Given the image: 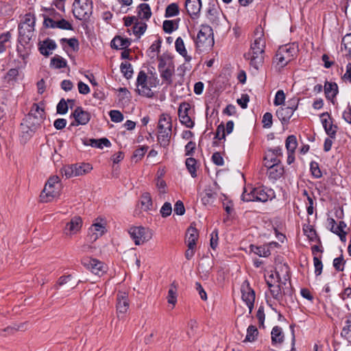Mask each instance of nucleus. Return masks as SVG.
<instances>
[{
    "mask_svg": "<svg viewBox=\"0 0 351 351\" xmlns=\"http://www.w3.org/2000/svg\"><path fill=\"white\" fill-rule=\"evenodd\" d=\"M129 234L136 245L143 244L152 237L151 230L142 226L131 227L129 230Z\"/></svg>",
    "mask_w": 351,
    "mask_h": 351,
    "instance_id": "423d86ee",
    "label": "nucleus"
},
{
    "mask_svg": "<svg viewBox=\"0 0 351 351\" xmlns=\"http://www.w3.org/2000/svg\"><path fill=\"white\" fill-rule=\"evenodd\" d=\"M162 40L160 38H158L149 48V54L152 58H154L155 53H158L160 52V49L161 47Z\"/></svg>",
    "mask_w": 351,
    "mask_h": 351,
    "instance_id": "603ef678",
    "label": "nucleus"
},
{
    "mask_svg": "<svg viewBox=\"0 0 351 351\" xmlns=\"http://www.w3.org/2000/svg\"><path fill=\"white\" fill-rule=\"evenodd\" d=\"M265 160V166L267 167L268 166H270L271 164L274 163H281L280 160L273 153L271 152L267 151L265 153V156L264 157Z\"/></svg>",
    "mask_w": 351,
    "mask_h": 351,
    "instance_id": "8fccbe9b",
    "label": "nucleus"
},
{
    "mask_svg": "<svg viewBox=\"0 0 351 351\" xmlns=\"http://www.w3.org/2000/svg\"><path fill=\"white\" fill-rule=\"evenodd\" d=\"M82 264L93 274L99 276L106 272V267L103 262L91 257H84L82 259Z\"/></svg>",
    "mask_w": 351,
    "mask_h": 351,
    "instance_id": "1a4fd4ad",
    "label": "nucleus"
},
{
    "mask_svg": "<svg viewBox=\"0 0 351 351\" xmlns=\"http://www.w3.org/2000/svg\"><path fill=\"white\" fill-rule=\"evenodd\" d=\"M218 189L219 186L217 182L205 187L202 197V202L204 205H212L215 202L218 196Z\"/></svg>",
    "mask_w": 351,
    "mask_h": 351,
    "instance_id": "9b49d317",
    "label": "nucleus"
},
{
    "mask_svg": "<svg viewBox=\"0 0 351 351\" xmlns=\"http://www.w3.org/2000/svg\"><path fill=\"white\" fill-rule=\"evenodd\" d=\"M175 47L176 51L178 52L182 57H184L186 61L189 62L191 60V57L187 55V51L185 48L183 39L181 37H178L176 40Z\"/></svg>",
    "mask_w": 351,
    "mask_h": 351,
    "instance_id": "2f4dec72",
    "label": "nucleus"
},
{
    "mask_svg": "<svg viewBox=\"0 0 351 351\" xmlns=\"http://www.w3.org/2000/svg\"><path fill=\"white\" fill-rule=\"evenodd\" d=\"M120 70L126 79L129 80L132 77L134 71L130 62H122L120 65Z\"/></svg>",
    "mask_w": 351,
    "mask_h": 351,
    "instance_id": "79ce46f5",
    "label": "nucleus"
},
{
    "mask_svg": "<svg viewBox=\"0 0 351 351\" xmlns=\"http://www.w3.org/2000/svg\"><path fill=\"white\" fill-rule=\"evenodd\" d=\"M106 230L105 226L101 223H96L92 225L88 229V237L90 241H96L99 237L102 236Z\"/></svg>",
    "mask_w": 351,
    "mask_h": 351,
    "instance_id": "b1692460",
    "label": "nucleus"
},
{
    "mask_svg": "<svg viewBox=\"0 0 351 351\" xmlns=\"http://www.w3.org/2000/svg\"><path fill=\"white\" fill-rule=\"evenodd\" d=\"M341 49H344L347 53L346 56L351 59V33L346 34L341 40Z\"/></svg>",
    "mask_w": 351,
    "mask_h": 351,
    "instance_id": "4c0bfd02",
    "label": "nucleus"
},
{
    "mask_svg": "<svg viewBox=\"0 0 351 351\" xmlns=\"http://www.w3.org/2000/svg\"><path fill=\"white\" fill-rule=\"evenodd\" d=\"M56 47V42L49 38L38 43V51L45 57H49L52 53L50 51L55 50Z\"/></svg>",
    "mask_w": 351,
    "mask_h": 351,
    "instance_id": "aec40b11",
    "label": "nucleus"
},
{
    "mask_svg": "<svg viewBox=\"0 0 351 351\" xmlns=\"http://www.w3.org/2000/svg\"><path fill=\"white\" fill-rule=\"evenodd\" d=\"M194 42L197 50L206 51L210 49L214 44V35L212 27L208 25H202Z\"/></svg>",
    "mask_w": 351,
    "mask_h": 351,
    "instance_id": "f03ea898",
    "label": "nucleus"
},
{
    "mask_svg": "<svg viewBox=\"0 0 351 351\" xmlns=\"http://www.w3.org/2000/svg\"><path fill=\"white\" fill-rule=\"evenodd\" d=\"M202 8L201 0H186L185 8L188 14L195 19L199 16Z\"/></svg>",
    "mask_w": 351,
    "mask_h": 351,
    "instance_id": "f3484780",
    "label": "nucleus"
},
{
    "mask_svg": "<svg viewBox=\"0 0 351 351\" xmlns=\"http://www.w3.org/2000/svg\"><path fill=\"white\" fill-rule=\"evenodd\" d=\"M304 234L308 237L309 241H317L319 243H321V240L317 235L315 230L311 225L305 224L303 226Z\"/></svg>",
    "mask_w": 351,
    "mask_h": 351,
    "instance_id": "7c9ffc66",
    "label": "nucleus"
},
{
    "mask_svg": "<svg viewBox=\"0 0 351 351\" xmlns=\"http://www.w3.org/2000/svg\"><path fill=\"white\" fill-rule=\"evenodd\" d=\"M324 117H328L330 120L331 117L329 113L327 112H323L320 115L322 123L325 130V132L329 136V137H330L331 138H335L338 127L337 125H334L332 121L330 122H328V119L324 118Z\"/></svg>",
    "mask_w": 351,
    "mask_h": 351,
    "instance_id": "dca6fc26",
    "label": "nucleus"
},
{
    "mask_svg": "<svg viewBox=\"0 0 351 351\" xmlns=\"http://www.w3.org/2000/svg\"><path fill=\"white\" fill-rule=\"evenodd\" d=\"M285 147L287 152H295L298 147V141L295 135H289L285 140Z\"/></svg>",
    "mask_w": 351,
    "mask_h": 351,
    "instance_id": "ea45409f",
    "label": "nucleus"
},
{
    "mask_svg": "<svg viewBox=\"0 0 351 351\" xmlns=\"http://www.w3.org/2000/svg\"><path fill=\"white\" fill-rule=\"evenodd\" d=\"M117 311L118 317H123L129 308V300L125 293H119L117 297Z\"/></svg>",
    "mask_w": 351,
    "mask_h": 351,
    "instance_id": "2eb2a0df",
    "label": "nucleus"
},
{
    "mask_svg": "<svg viewBox=\"0 0 351 351\" xmlns=\"http://www.w3.org/2000/svg\"><path fill=\"white\" fill-rule=\"evenodd\" d=\"M45 119L44 109L40 108L38 104H33L29 112L24 119L25 125L21 124L22 136L25 138H30L40 126Z\"/></svg>",
    "mask_w": 351,
    "mask_h": 351,
    "instance_id": "f257e3e1",
    "label": "nucleus"
},
{
    "mask_svg": "<svg viewBox=\"0 0 351 351\" xmlns=\"http://www.w3.org/2000/svg\"><path fill=\"white\" fill-rule=\"evenodd\" d=\"M158 133L159 134L157 137L158 143L163 147H168L170 143V139H171L172 131H169V130H167V132L162 131Z\"/></svg>",
    "mask_w": 351,
    "mask_h": 351,
    "instance_id": "f704fd0d",
    "label": "nucleus"
},
{
    "mask_svg": "<svg viewBox=\"0 0 351 351\" xmlns=\"http://www.w3.org/2000/svg\"><path fill=\"white\" fill-rule=\"evenodd\" d=\"M60 43L62 44L66 43L69 45V46L71 48H72V49L74 51H77L79 50V41L75 38H63L60 39Z\"/></svg>",
    "mask_w": 351,
    "mask_h": 351,
    "instance_id": "6e6d98bb",
    "label": "nucleus"
},
{
    "mask_svg": "<svg viewBox=\"0 0 351 351\" xmlns=\"http://www.w3.org/2000/svg\"><path fill=\"white\" fill-rule=\"evenodd\" d=\"M21 67L22 63L21 61L18 60L16 68L10 69L8 70L7 73V77L9 81L16 80V77L19 75V69Z\"/></svg>",
    "mask_w": 351,
    "mask_h": 351,
    "instance_id": "5fc2aeb1",
    "label": "nucleus"
},
{
    "mask_svg": "<svg viewBox=\"0 0 351 351\" xmlns=\"http://www.w3.org/2000/svg\"><path fill=\"white\" fill-rule=\"evenodd\" d=\"M191 110V106L189 103H182L178 108V117L189 115V112Z\"/></svg>",
    "mask_w": 351,
    "mask_h": 351,
    "instance_id": "338daca9",
    "label": "nucleus"
},
{
    "mask_svg": "<svg viewBox=\"0 0 351 351\" xmlns=\"http://www.w3.org/2000/svg\"><path fill=\"white\" fill-rule=\"evenodd\" d=\"M61 173L62 176H64L66 177V178H70L71 177L75 176L74 175L75 171L73 165L64 166L61 169Z\"/></svg>",
    "mask_w": 351,
    "mask_h": 351,
    "instance_id": "0e129e2a",
    "label": "nucleus"
},
{
    "mask_svg": "<svg viewBox=\"0 0 351 351\" xmlns=\"http://www.w3.org/2000/svg\"><path fill=\"white\" fill-rule=\"evenodd\" d=\"M141 208L145 211L151 210L152 209V199L149 193L146 192L141 195Z\"/></svg>",
    "mask_w": 351,
    "mask_h": 351,
    "instance_id": "72a5a7b5",
    "label": "nucleus"
},
{
    "mask_svg": "<svg viewBox=\"0 0 351 351\" xmlns=\"http://www.w3.org/2000/svg\"><path fill=\"white\" fill-rule=\"evenodd\" d=\"M271 335L272 344L281 343L284 341L282 330L278 326H276L272 328Z\"/></svg>",
    "mask_w": 351,
    "mask_h": 351,
    "instance_id": "473e14b6",
    "label": "nucleus"
},
{
    "mask_svg": "<svg viewBox=\"0 0 351 351\" xmlns=\"http://www.w3.org/2000/svg\"><path fill=\"white\" fill-rule=\"evenodd\" d=\"M310 171L313 176L315 178H320L322 176V173L319 169V164L315 161H312L310 163Z\"/></svg>",
    "mask_w": 351,
    "mask_h": 351,
    "instance_id": "4d7b16f0",
    "label": "nucleus"
},
{
    "mask_svg": "<svg viewBox=\"0 0 351 351\" xmlns=\"http://www.w3.org/2000/svg\"><path fill=\"white\" fill-rule=\"evenodd\" d=\"M250 252H253L255 254L261 257H268L271 254V251L268 247V245H261L257 246L254 244H251L249 246Z\"/></svg>",
    "mask_w": 351,
    "mask_h": 351,
    "instance_id": "cd10ccee",
    "label": "nucleus"
},
{
    "mask_svg": "<svg viewBox=\"0 0 351 351\" xmlns=\"http://www.w3.org/2000/svg\"><path fill=\"white\" fill-rule=\"evenodd\" d=\"M226 134L225 125L223 123L221 122L217 128L215 134V139L226 141Z\"/></svg>",
    "mask_w": 351,
    "mask_h": 351,
    "instance_id": "13d9d810",
    "label": "nucleus"
},
{
    "mask_svg": "<svg viewBox=\"0 0 351 351\" xmlns=\"http://www.w3.org/2000/svg\"><path fill=\"white\" fill-rule=\"evenodd\" d=\"M131 44V40L128 38H123L121 36H116L111 41V47L115 49H125Z\"/></svg>",
    "mask_w": 351,
    "mask_h": 351,
    "instance_id": "a878e982",
    "label": "nucleus"
},
{
    "mask_svg": "<svg viewBox=\"0 0 351 351\" xmlns=\"http://www.w3.org/2000/svg\"><path fill=\"white\" fill-rule=\"evenodd\" d=\"M152 16L151 8L149 4L143 3L138 6V17L148 21Z\"/></svg>",
    "mask_w": 351,
    "mask_h": 351,
    "instance_id": "c756f323",
    "label": "nucleus"
},
{
    "mask_svg": "<svg viewBox=\"0 0 351 351\" xmlns=\"http://www.w3.org/2000/svg\"><path fill=\"white\" fill-rule=\"evenodd\" d=\"M293 114L292 110L286 106L280 107L276 110V116L282 124L289 123Z\"/></svg>",
    "mask_w": 351,
    "mask_h": 351,
    "instance_id": "bb28decb",
    "label": "nucleus"
},
{
    "mask_svg": "<svg viewBox=\"0 0 351 351\" xmlns=\"http://www.w3.org/2000/svg\"><path fill=\"white\" fill-rule=\"evenodd\" d=\"M148 148H149L148 146L143 145V146H141V147L136 149L133 152V154L132 156V159L134 160L136 162L141 160L145 156Z\"/></svg>",
    "mask_w": 351,
    "mask_h": 351,
    "instance_id": "09e8293b",
    "label": "nucleus"
},
{
    "mask_svg": "<svg viewBox=\"0 0 351 351\" xmlns=\"http://www.w3.org/2000/svg\"><path fill=\"white\" fill-rule=\"evenodd\" d=\"M36 19L34 14L31 13L26 14L24 16L23 21L20 23L25 26H31L34 28Z\"/></svg>",
    "mask_w": 351,
    "mask_h": 351,
    "instance_id": "e2e57ef3",
    "label": "nucleus"
},
{
    "mask_svg": "<svg viewBox=\"0 0 351 351\" xmlns=\"http://www.w3.org/2000/svg\"><path fill=\"white\" fill-rule=\"evenodd\" d=\"M110 119L112 122L119 123L123 120V114L119 110H112L109 112Z\"/></svg>",
    "mask_w": 351,
    "mask_h": 351,
    "instance_id": "052dcab7",
    "label": "nucleus"
},
{
    "mask_svg": "<svg viewBox=\"0 0 351 351\" xmlns=\"http://www.w3.org/2000/svg\"><path fill=\"white\" fill-rule=\"evenodd\" d=\"M285 100V94L282 90H279L276 93L274 104L276 106L284 104Z\"/></svg>",
    "mask_w": 351,
    "mask_h": 351,
    "instance_id": "69168bd1",
    "label": "nucleus"
},
{
    "mask_svg": "<svg viewBox=\"0 0 351 351\" xmlns=\"http://www.w3.org/2000/svg\"><path fill=\"white\" fill-rule=\"evenodd\" d=\"M297 53L293 44L285 45L279 47L275 55V61L280 68L285 67L291 62Z\"/></svg>",
    "mask_w": 351,
    "mask_h": 351,
    "instance_id": "20e7f679",
    "label": "nucleus"
},
{
    "mask_svg": "<svg viewBox=\"0 0 351 351\" xmlns=\"http://www.w3.org/2000/svg\"><path fill=\"white\" fill-rule=\"evenodd\" d=\"M258 330L255 326L250 325L247 329V335L243 342H254L256 340Z\"/></svg>",
    "mask_w": 351,
    "mask_h": 351,
    "instance_id": "58836bf2",
    "label": "nucleus"
},
{
    "mask_svg": "<svg viewBox=\"0 0 351 351\" xmlns=\"http://www.w3.org/2000/svg\"><path fill=\"white\" fill-rule=\"evenodd\" d=\"M263 31H260V36L257 37L253 43L251 44L250 51H265V40L263 38Z\"/></svg>",
    "mask_w": 351,
    "mask_h": 351,
    "instance_id": "c85d7f7f",
    "label": "nucleus"
},
{
    "mask_svg": "<svg viewBox=\"0 0 351 351\" xmlns=\"http://www.w3.org/2000/svg\"><path fill=\"white\" fill-rule=\"evenodd\" d=\"M147 25L145 22L139 21L136 19L132 27L134 34L140 38L146 31Z\"/></svg>",
    "mask_w": 351,
    "mask_h": 351,
    "instance_id": "e433bc0d",
    "label": "nucleus"
},
{
    "mask_svg": "<svg viewBox=\"0 0 351 351\" xmlns=\"http://www.w3.org/2000/svg\"><path fill=\"white\" fill-rule=\"evenodd\" d=\"M50 64L56 69H62L67 66V62L63 58L56 56L51 59Z\"/></svg>",
    "mask_w": 351,
    "mask_h": 351,
    "instance_id": "de8ad7c7",
    "label": "nucleus"
},
{
    "mask_svg": "<svg viewBox=\"0 0 351 351\" xmlns=\"http://www.w3.org/2000/svg\"><path fill=\"white\" fill-rule=\"evenodd\" d=\"M187 169L191 173L193 178H195L197 176V169H196V164L197 160L192 157L188 158L185 162Z\"/></svg>",
    "mask_w": 351,
    "mask_h": 351,
    "instance_id": "49530a36",
    "label": "nucleus"
},
{
    "mask_svg": "<svg viewBox=\"0 0 351 351\" xmlns=\"http://www.w3.org/2000/svg\"><path fill=\"white\" fill-rule=\"evenodd\" d=\"M285 287H282V298L284 297V302L287 305L294 303V290L291 287V282H289V286L287 283H282Z\"/></svg>",
    "mask_w": 351,
    "mask_h": 351,
    "instance_id": "393cba45",
    "label": "nucleus"
},
{
    "mask_svg": "<svg viewBox=\"0 0 351 351\" xmlns=\"http://www.w3.org/2000/svg\"><path fill=\"white\" fill-rule=\"evenodd\" d=\"M163 30L165 33L171 34L178 28V24L171 20H165L162 25Z\"/></svg>",
    "mask_w": 351,
    "mask_h": 351,
    "instance_id": "3c124183",
    "label": "nucleus"
},
{
    "mask_svg": "<svg viewBox=\"0 0 351 351\" xmlns=\"http://www.w3.org/2000/svg\"><path fill=\"white\" fill-rule=\"evenodd\" d=\"M73 168L75 176L87 173L93 169L89 163L75 164L73 165Z\"/></svg>",
    "mask_w": 351,
    "mask_h": 351,
    "instance_id": "c9c22d12",
    "label": "nucleus"
},
{
    "mask_svg": "<svg viewBox=\"0 0 351 351\" xmlns=\"http://www.w3.org/2000/svg\"><path fill=\"white\" fill-rule=\"evenodd\" d=\"M180 13V8L176 3H172L167 5L165 10V16L170 18L178 15Z\"/></svg>",
    "mask_w": 351,
    "mask_h": 351,
    "instance_id": "c03bdc74",
    "label": "nucleus"
},
{
    "mask_svg": "<svg viewBox=\"0 0 351 351\" xmlns=\"http://www.w3.org/2000/svg\"><path fill=\"white\" fill-rule=\"evenodd\" d=\"M72 12L75 19L88 21L93 13L92 0H74Z\"/></svg>",
    "mask_w": 351,
    "mask_h": 351,
    "instance_id": "7ed1b4c3",
    "label": "nucleus"
},
{
    "mask_svg": "<svg viewBox=\"0 0 351 351\" xmlns=\"http://www.w3.org/2000/svg\"><path fill=\"white\" fill-rule=\"evenodd\" d=\"M267 167V174L269 179L276 180L284 173V167L281 163H274Z\"/></svg>",
    "mask_w": 351,
    "mask_h": 351,
    "instance_id": "412c9836",
    "label": "nucleus"
},
{
    "mask_svg": "<svg viewBox=\"0 0 351 351\" xmlns=\"http://www.w3.org/2000/svg\"><path fill=\"white\" fill-rule=\"evenodd\" d=\"M241 291L242 294V300L245 302L250 309V312H251L254 308L255 292L250 287V283L247 280H245L243 282L241 287Z\"/></svg>",
    "mask_w": 351,
    "mask_h": 351,
    "instance_id": "9d476101",
    "label": "nucleus"
},
{
    "mask_svg": "<svg viewBox=\"0 0 351 351\" xmlns=\"http://www.w3.org/2000/svg\"><path fill=\"white\" fill-rule=\"evenodd\" d=\"M18 28L19 34V42L21 45L29 43L32 36H33L34 28L29 25L25 26L23 24H19Z\"/></svg>",
    "mask_w": 351,
    "mask_h": 351,
    "instance_id": "a211bd4d",
    "label": "nucleus"
},
{
    "mask_svg": "<svg viewBox=\"0 0 351 351\" xmlns=\"http://www.w3.org/2000/svg\"><path fill=\"white\" fill-rule=\"evenodd\" d=\"M59 182L60 178L58 176H51L48 179L40 196L43 202H50L52 198L58 195V191H56V184H58Z\"/></svg>",
    "mask_w": 351,
    "mask_h": 351,
    "instance_id": "39448f33",
    "label": "nucleus"
},
{
    "mask_svg": "<svg viewBox=\"0 0 351 351\" xmlns=\"http://www.w3.org/2000/svg\"><path fill=\"white\" fill-rule=\"evenodd\" d=\"M69 106L66 100L62 98L60 99L56 107L58 114H65L68 111Z\"/></svg>",
    "mask_w": 351,
    "mask_h": 351,
    "instance_id": "680f3d73",
    "label": "nucleus"
},
{
    "mask_svg": "<svg viewBox=\"0 0 351 351\" xmlns=\"http://www.w3.org/2000/svg\"><path fill=\"white\" fill-rule=\"evenodd\" d=\"M199 238V232L198 230L191 225L186 233V239L187 242V246L189 248H195L196 247V242Z\"/></svg>",
    "mask_w": 351,
    "mask_h": 351,
    "instance_id": "5701e85b",
    "label": "nucleus"
},
{
    "mask_svg": "<svg viewBox=\"0 0 351 351\" xmlns=\"http://www.w3.org/2000/svg\"><path fill=\"white\" fill-rule=\"evenodd\" d=\"M341 336L351 344V318L346 321L345 326L341 332Z\"/></svg>",
    "mask_w": 351,
    "mask_h": 351,
    "instance_id": "37998d69",
    "label": "nucleus"
},
{
    "mask_svg": "<svg viewBox=\"0 0 351 351\" xmlns=\"http://www.w3.org/2000/svg\"><path fill=\"white\" fill-rule=\"evenodd\" d=\"M82 226V219L79 216L73 217L68 222L64 229V234L66 236H71L77 233Z\"/></svg>",
    "mask_w": 351,
    "mask_h": 351,
    "instance_id": "4468645a",
    "label": "nucleus"
},
{
    "mask_svg": "<svg viewBox=\"0 0 351 351\" xmlns=\"http://www.w3.org/2000/svg\"><path fill=\"white\" fill-rule=\"evenodd\" d=\"M265 51H249L244 54L245 59L250 60V64L256 71H258L264 62Z\"/></svg>",
    "mask_w": 351,
    "mask_h": 351,
    "instance_id": "f8f14e48",
    "label": "nucleus"
},
{
    "mask_svg": "<svg viewBox=\"0 0 351 351\" xmlns=\"http://www.w3.org/2000/svg\"><path fill=\"white\" fill-rule=\"evenodd\" d=\"M282 283V282H280ZM282 284H278L277 285H274L269 290L272 297L279 302L280 304L282 302Z\"/></svg>",
    "mask_w": 351,
    "mask_h": 351,
    "instance_id": "a19ab883",
    "label": "nucleus"
},
{
    "mask_svg": "<svg viewBox=\"0 0 351 351\" xmlns=\"http://www.w3.org/2000/svg\"><path fill=\"white\" fill-rule=\"evenodd\" d=\"M11 33L7 32L0 35V53H2L6 49V43L10 40Z\"/></svg>",
    "mask_w": 351,
    "mask_h": 351,
    "instance_id": "864d4df0",
    "label": "nucleus"
},
{
    "mask_svg": "<svg viewBox=\"0 0 351 351\" xmlns=\"http://www.w3.org/2000/svg\"><path fill=\"white\" fill-rule=\"evenodd\" d=\"M254 194H255L256 202H266L268 199H272L275 197V193L273 189L263 186L254 188Z\"/></svg>",
    "mask_w": 351,
    "mask_h": 351,
    "instance_id": "ddd939ff",
    "label": "nucleus"
},
{
    "mask_svg": "<svg viewBox=\"0 0 351 351\" xmlns=\"http://www.w3.org/2000/svg\"><path fill=\"white\" fill-rule=\"evenodd\" d=\"M165 66V62L160 59V61L158 64V70L160 73V77L163 81H165L167 85H171L173 82L172 75L174 73L173 68H171L170 66L164 69Z\"/></svg>",
    "mask_w": 351,
    "mask_h": 351,
    "instance_id": "6ab92c4d",
    "label": "nucleus"
},
{
    "mask_svg": "<svg viewBox=\"0 0 351 351\" xmlns=\"http://www.w3.org/2000/svg\"><path fill=\"white\" fill-rule=\"evenodd\" d=\"M345 264L346 261H344L342 254L339 257L335 258L333 260V267L337 271H343L344 269Z\"/></svg>",
    "mask_w": 351,
    "mask_h": 351,
    "instance_id": "bf43d9fd",
    "label": "nucleus"
},
{
    "mask_svg": "<svg viewBox=\"0 0 351 351\" xmlns=\"http://www.w3.org/2000/svg\"><path fill=\"white\" fill-rule=\"evenodd\" d=\"M70 118L74 119L69 125L73 126L86 125L90 120V113L84 110L82 106H77L71 114Z\"/></svg>",
    "mask_w": 351,
    "mask_h": 351,
    "instance_id": "6e6552de",
    "label": "nucleus"
},
{
    "mask_svg": "<svg viewBox=\"0 0 351 351\" xmlns=\"http://www.w3.org/2000/svg\"><path fill=\"white\" fill-rule=\"evenodd\" d=\"M149 78L144 71H140L138 73L136 86L137 88L136 92L138 95L148 98L153 97L154 93L148 85Z\"/></svg>",
    "mask_w": 351,
    "mask_h": 351,
    "instance_id": "0eeeda50",
    "label": "nucleus"
},
{
    "mask_svg": "<svg viewBox=\"0 0 351 351\" xmlns=\"http://www.w3.org/2000/svg\"><path fill=\"white\" fill-rule=\"evenodd\" d=\"M324 93L326 98L335 104V98L339 93L337 84L326 81L324 84Z\"/></svg>",
    "mask_w": 351,
    "mask_h": 351,
    "instance_id": "4be33fe9",
    "label": "nucleus"
},
{
    "mask_svg": "<svg viewBox=\"0 0 351 351\" xmlns=\"http://www.w3.org/2000/svg\"><path fill=\"white\" fill-rule=\"evenodd\" d=\"M179 119L180 123L188 128H193L195 125V122L189 115L182 116Z\"/></svg>",
    "mask_w": 351,
    "mask_h": 351,
    "instance_id": "774afa93",
    "label": "nucleus"
},
{
    "mask_svg": "<svg viewBox=\"0 0 351 351\" xmlns=\"http://www.w3.org/2000/svg\"><path fill=\"white\" fill-rule=\"evenodd\" d=\"M177 286L176 285L175 282H173L169 289L168 295H167V301L168 303L173 304V306L177 302Z\"/></svg>",
    "mask_w": 351,
    "mask_h": 351,
    "instance_id": "a18cd8bd",
    "label": "nucleus"
}]
</instances>
